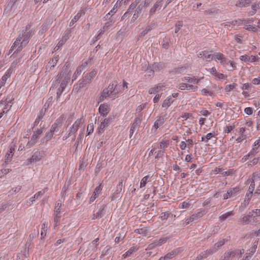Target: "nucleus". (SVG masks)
<instances>
[{
	"label": "nucleus",
	"instance_id": "1",
	"mask_svg": "<svg viewBox=\"0 0 260 260\" xmlns=\"http://www.w3.org/2000/svg\"><path fill=\"white\" fill-rule=\"evenodd\" d=\"M71 71L67 66L64 67L62 71L59 72L55 77L52 83L51 88H57V100L64 91L67 84L70 80Z\"/></svg>",
	"mask_w": 260,
	"mask_h": 260
},
{
	"label": "nucleus",
	"instance_id": "2",
	"mask_svg": "<svg viewBox=\"0 0 260 260\" xmlns=\"http://www.w3.org/2000/svg\"><path fill=\"white\" fill-rule=\"evenodd\" d=\"M122 88L121 85L118 84L116 81L113 82L104 89L98 99V103L102 102L108 97L115 99L119 93L122 92Z\"/></svg>",
	"mask_w": 260,
	"mask_h": 260
},
{
	"label": "nucleus",
	"instance_id": "3",
	"mask_svg": "<svg viewBox=\"0 0 260 260\" xmlns=\"http://www.w3.org/2000/svg\"><path fill=\"white\" fill-rule=\"evenodd\" d=\"M29 40V33L27 32L26 29L23 30L22 33L18 36L16 41L11 46L9 51L8 55L11 54L13 51H14V53L21 51L28 44Z\"/></svg>",
	"mask_w": 260,
	"mask_h": 260
},
{
	"label": "nucleus",
	"instance_id": "4",
	"mask_svg": "<svg viewBox=\"0 0 260 260\" xmlns=\"http://www.w3.org/2000/svg\"><path fill=\"white\" fill-rule=\"evenodd\" d=\"M96 74L97 71L94 70L85 75L82 79L79 81V89L83 88L86 85L89 84Z\"/></svg>",
	"mask_w": 260,
	"mask_h": 260
},
{
	"label": "nucleus",
	"instance_id": "5",
	"mask_svg": "<svg viewBox=\"0 0 260 260\" xmlns=\"http://www.w3.org/2000/svg\"><path fill=\"white\" fill-rule=\"evenodd\" d=\"M62 206L61 201L58 200L57 201L54 208V228H56L60 222L61 217L60 209Z\"/></svg>",
	"mask_w": 260,
	"mask_h": 260
},
{
	"label": "nucleus",
	"instance_id": "6",
	"mask_svg": "<svg viewBox=\"0 0 260 260\" xmlns=\"http://www.w3.org/2000/svg\"><path fill=\"white\" fill-rule=\"evenodd\" d=\"M167 115V114L166 113H162L156 117V120L151 129L152 132H156L157 129L164 124L166 119V117Z\"/></svg>",
	"mask_w": 260,
	"mask_h": 260
},
{
	"label": "nucleus",
	"instance_id": "7",
	"mask_svg": "<svg viewBox=\"0 0 260 260\" xmlns=\"http://www.w3.org/2000/svg\"><path fill=\"white\" fill-rule=\"evenodd\" d=\"M42 133L43 130L42 129H38L34 132L30 140L26 144L25 148L29 149L33 147L36 144Z\"/></svg>",
	"mask_w": 260,
	"mask_h": 260
},
{
	"label": "nucleus",
	"instance_id": "8",
	"mask_svg": "<svg viewBox=\"0 0 260 260\" xmlns=\"http://www.w3.org/2000/svg\"><path fill=\"white\" fill-rule=\"evenodd\" d=\"M43 157V153L41 151H36L34 152L31 157L28 159L25 162L26 165H36V163L40 161Z\"/></svg>",
	"mask_w": 260,
	"mask_h": 260
},
{
	"label": "nucleus",
	"instance_id": "9",
	"mask_svg": "<svg viewBox=\"0 0 260 260\" xmlns=\"http://www.w3.org/2000/svg\"><path fill=\"white\" fill-rule=\"evenodd\" d=\"M240 192V189L239 187L236 186L235 187H231L229 188L226 192L223 194V199L225 200L234 198L237 196Z\"/></svg>",
	"mask_w": 260,
	"mask_h": 260
},
{
	"label": "nucleus",
	"instance_id": "10",
	"mask_svg": "<svg viewBox=\"0 0 260 260\" xmlns=\"http://www.w3.org/2000/svg\"><path fill=\"white\" fill-rule=\"evenodd\" d=\"M255 221L253 214L252 212H249L247 215H245L243 218L240 220V224L242 225H246L253 223Z\"/></svg>",
	"mask_w": 260,
	"mask_h": 260
},
{
	"label": "nucleus",
	"instance_id": "11",
	"mask_svg": "<svg viewBox=\"0 0 260 260\" xmlns=\"http://www.w3.org/2000/svg\"><path fill=\"white\" fill-rule=\"evenodd\" d=\"M163 1L164 0L157 1L153 6L150 8L149 11V17L153 16L156 11L161 9L162 7Z\"/></svg>",
	"mask_w": 260,
	"mask_h": 260
},
{
	"label": "nucleus",
	"instance_id": "12",
	"mask_svg": "<svg viewBox=\"0 0 260 260\" xmlns=\"http://www.w3.org/2000/svg\"><path fill=\"white\" fill-rule=\"evenodd\" d=\"M83 122V120L82 118L78 119L74 122L72 127L70 128L69 133H70L71 135H74V137L73 138V140H74L76 138V136L75 135V133L77 132L79 126Z\"/></svg>",
	"mask_w": 260,
	"mask_h": 260
},
{
	"label": "nucleus",
	"instance_id": "13",
	"mask_svg": "<svg viewBox=\"0 0 260 260\" xmlns=\"http://www.w3.org/2000/svg\"><path fill=\"white\" fill-rule=\"evenodd\" d=\"M238 249L226 251L224 254L220 257L219 260H229L230 259L236 256L237 255H238Z\"/></svg>",
	"mask_w": 260,
	"mask_h": 260
},
{
	"label": "nucleus",
	"instance_id": "14",
	"mask_svg": "<svg viewBox=\"0 0 260 260\" xmlns=\"http://www.w3.org/2000/svg\"><path fill=\"white\" fill-rule=\"evenodd\" d=\"M206 214L205 211L202 209H198L196 212L192 214L188 220V223L189 222H192L194 220H197L199 218H201Z\"/></svg>",
	"mask_w": 260,
	"mask_h": 260
},
{
	"label": "nucleus",
	"instance_id": "15",
	"mask_svg": "<svg viewBox=\"0 0 260 260\" xmlns=\"http://www.w3.org/2000/svg\"><path fill=\"white\" fill-rule=\"evenodd\" d=\"M112 119L113 118L111 117H109L104 119L98 128L99 134H102L104 132L106 128L110 124Z\"/></svg>",
	"mask_w": 260,
	"mask_h": 260
},
{
	"label": "nucleus",
	"instance_id": "16",
	"mask_svg": "<svg viewBox=\"0 0 260 260\" xmlns=\"http://www.w3.org/2000/svg\"><path fill=\"white\" fill-rule=\"evenodd\" d=\"M240 59L242 61H244V62L248 63H251V62H256L258 59V57L256 55L249 56L248 55L245 54V55H241L240 57Z\"/></svg>",
	"mask_w": 260,
	"mask_h": 260
},
{
	"label": "nucleus",
	"instance_id": "17",
	"mask_svg": "<svg viewBox=\"0 0 260 260\" xmlns=\"http://www.w3.org/2000/svg\"><path fill=\"white\" fill-rule=\"evenodd\" d=\"M202 78H198L196 76H185L181 79L182 81H186L188 83L194 84H198Z\"/></svg>",
	"mask_w": 260,
	"mask_h": 260
},
{
	"label": "nucleus",
	"instance_id": "18",
	"mask_svg": "<svg viewBox=\"0 0 260 260\" xmlns=\"http://www.w3.org/2000/svg\"><path fill=\"white\" fill-rule=\"evenodd\" d=\"M213 59H216L220 61V63L223 65V66H225L226 64H229V60L228 59H226L224 55L223 54H222L221 53H220V52H217V53H215L214 55H213Z\"/></svg>",
	"mask_w": 260,
	"mask_h": 260
},
{
	"label": "nucleus",
	"instance_id": "19",
	"mask_svg": "<svg viewBox=\"0 0 260 260\" xmlns=\"http://www.w3.org/2000/svg\"><path fill=\"white\" fill-rule=\"evenodd\" d=\"M144 6H142V4H139L135 10V13L133 15L131 19L132 22H135L138 18L140 16L144 10Z\"/></svg>",
	"mask_w": 260,
	"mask_h": 260
},
{
	"label": "nucleus",
	"instance_id": "20",
	"mask_svg": "<svg viewBox=\"0 0 260 260\" xmlns=\"http://www.w3.org/2000/svg\"><path fill=\"white\" fill-rule=\"evenodd\" d=\"M214 253V251H212L211 249H208L206 251L200 252L193 260H202L207 257L209 255H210Z\"/></svg>",
	"mask_w": 260,
	"mask_h": 260
},
{
	"label": "nucleus",
	"instance_id": "21",
	"mask_svg": "<svg viewBox=\"0 0 260 260\" xmlns=\"http://www.w3.org/2000/svg\"><path fill=\"white\" fill-rule=\"evenodd\" d=\"M142 114L140 113L139 115V117H136L135 119L134 122H133L131 126V129L133 130L134 131H135L136 130L138 131L139 129L140 124L142 121Z\"/></svg>",
	"mask_w": 260,
	"mask_h": 260
},
{
	"label": "nucleus",
	"instance_id": "22",
	"mask_svg": "<svg viewBox=\"0 0 260 260\" xmlns=\"http://www.w3.org/2000/svg\"><path fill=\"white\" fill-rule=\"evenodd\" d=\"M198 57L203 58V59H206L207 61H211L213 59V55L209 54V52L206 50L201 52L198 54Z\"/></svg>",
	"mask_w": 260,
	"mask_h": 260
},
{
	"label": "nucleus",
	"instance_id": "23",
	"mask_svg": "<svg viewBox=\"0 0 260 260\" xmlns=\"http://www.w3.org/2000/svg\"><path fill=\"white\" fill-rule=\"evenodd\" d=\"M102 189V187L101 184L95 188L94 191L93 192V194L90 199V203L93 202L99 196L100 194L101 193Z\"/></svg>",
	"mask_w": 260,
	"mask_h": 260
},
{
	"label": "nucleus",
	"instance_id": "24",
	"mask_svg": "<svg viewBox=\"0 0 260 260\" xmlns=\"http://www.w3.org/2000/svg\"><path fill=\"white\" fill-rule=\"evenodd\" d=\"M99 111L101 116H106L110 111V108L107 105L102 104L99 108Z\"/></svg>",
	"mask_w": 260,
	"mask_h": 260
},
{
	"label": "nucleus",
	"instance_id": "25",
	"mask_svg": "<svg viewBox=\"0 0 260 260\" xmlns=\"http://www.w3.org/2000/svg\"><path fill=\"white\" fill-rule=\"evenodd\" d=\"M105 215V207L104 205L100 206L99 210L93 215L92 219H100Z\"/></svg>",
	"mask_w": 260,
	"mask_h": 260
},
{
	"label": "nucleus",
	"instance_id": "26",
	"mask_svg": "<svg viewBox=\"0 0 260 260\" xmlns=\"http://www.w3.org/2000/svg\"><path fill=\"white\" fill-rule=\"evenodd\" d=\"M14 151L15 148L13 147H11L8 151L7 152L5 159V162L6 164L9 163L11 161L14 154Z\"/></svg>",
	"mask_w": 260,
	"mask_h": 260
},
{
	"label": "nucleus",
	"instance_id": "27",
	"mask_svg": "<svg viewBox=\"0 0 260 260\" xmlns=\"http://www.w3.org/2000/svg\"><path fill=\"white\" fill-rule=\"evenodd\" d=\"M11 74L12 70L11 69H9L5 74V75L2 77L1 80H0V89L5 84L7 79L10 77Z\"/></svg>",
	"mask_w": 260,
	"mask_h": 260
},
{
	"label": "nucleus",
	"instance_id": "28",
	"mask_svg": "<svg viewBox=\"0 0 260 260\" xmlns=\"http://www.w3.org/2000/svg\"><path fill=\"white\" fill-rule=\"evenodd\" d=\"M257 152V147H253L251 150L247 155H245L242 159L245 161L248 159L254 157Z\"/></svg>",
	"mask_w": 260,
	"mask_h": 260
},
{
	"label": "nucleus",
	"instance_id": "29",
	"mask_svg": "<svg viewBox=\"0 0 260 260\" xmlns=\"http://www.w3.org/2000/svg\"><path fill=\"white\" fill-rule=\"evenodd\" d=\"M234 215H235V213H234V211H231L228 212L226 213H225L221 215L219 217V220L220 222H222V221L225 220L226 219H229L230 217L234 216Z\"/></svg>",
	"mask_w": 260,
	"mask_h": 260
},
{
	"label": "nucleus",
	"instance_id": "30",
	"mask_svg": "<svg viewBox=\"0 0 260 260\" xmlns=\"http://www.w3.org/2000/svg\"><path fill=\"white\" fill-rule=\"evenodd\" d=\"M257 179L259 180V176L258 174H257L256 175H254L252 178V181L248 190V191L250 194L252 193L255 188V181H257Z\"/></svg>",
	"mask_w": 260,
	"mask_h": 260
},
{
	"label": "nucleus",
	"instance_id": "31",
	"mask_svg": "<svg viewBox=\"0 0 260 260\" xmlns=\"http://www.w3.org/2000/svg\"><path fill=\"white\" fill-rule=\"evenodd\" d=\"M174 102V99H172V97L171 96H169L165 99L162 104V107L167 109L169 108L171 104Z\"/></svg>",
	"mask_w": 260,
	"mask_h": 260
},
{
	"label": "nucleus",
	"instance_id": "32",
	"mask_svg": "<svg viewBox=\"0 0 260 260\" xmlns=\"http://www.w3.org/2000/svg\"><path fill=\"white\" fill-rule=\"evenodd\" d=\"M251 3V0H239L236 3V6L238 7H248Z\"/></svg>",
	"mask_w": 260,
	"mask_h": 260
},
{
	"label": "nucleus",
	"instance_id": "33",
	"mask_svg": "<svg viewBox=\"0 0 260 260\" xmlns=\"http://www.w3.org/2000/svg\"><path fill=\"white\" fill-rule=\"evenodd\" d=\"M180 252V251L179 248L175 249L172 250L171 252L167 253L165 256H166L167 260H169L178 255Z\"/></svg>",
	"mask_w": 260,
	"mask_h": 260
},
{
	"label": "nucleus",
	"instance_id": "34",
	"mask_svg": "<svg viewBox=\"0 0 260 260\" xmlns=\"http://www.w3.org/2000/svg\"><path fill=\"white\" fill-rule=\"evenodd\" d=\"M225 243V240L222 239L219 240L218 242L216 243L214 245L211 247L210 249L212 251H214V253L216 252L219 249V248L222 245H223Z\"/></svg>",
	"mask_w": 260,
	"mask_h": 260
},
{
	"label": "nucleus",
	"instance_id": "35",
	"mask_svg": "<svg viewBox=\"0 0 260 260\" xmlns=\"http://www.w3.org/2000/svg\"><path fill=\"white\" fill-rule=\"evenodd\" d=\"M13 99H9L8 98L6 99L5 101H2V103L5 102L6 104L5 105L4 107H1V109L3 110H5V111L8 110V112L11 109L12 106L10 105L9 104L11 103Z\"/></svg>",
	"mask_w": 260,
	"mask_h": 260
},
{
	"label": "nucleus",
	"instance_id": "36",
	"mask_svg": "<svg viewBox=\"0 0 260 260\" xmlns=\"http://www.w3.org/2000/svg\"><path fill=\"white\" fill-rule=\"evenodd\" d=\"M54 134V133L50 131L47 132L44 138L41 140V143L46 142L51 140Z\"/></svg>",
	"mask_w": 260,
	"mask_h": 260
},
{
	"label": "nucleus",
	"instance_id": "37",
	"mask_svg": "<svg viewBox=\"0 0 260 260\" xmlns=\"http://www.w3.org/2000/svg\"><path fill=\"white\" fill-rule=\"evenodd\" d=\"M83 13L82 11L78 12L72 19L70 23V26H73L82 16Z\"/></svg>",
	"mask_w": 260,
	"mask_h": 260
},
{
	"label": "nucleus",
	"instance_id": "38",
	"mask_svg": "<svg viewBox=\"0 0 260 260\" xmlns=\"http://www.w3.org/2000/svg\"><path fill=\"white\" fill-rule=\"evenodd\" d=\"M259 8V4L254 3L251 5L252 10L249 12V14L250 16H253L254 15L256 11Z\"/></svg>",
	"mask_w": 260,
	"mask_h": 260
},
{
	"label": "nucleus",
	"instance_id": "39",
	"mask_svg": "<svg viewBox=\"0 0 260 260\" xmlns=\"http://www.w3.org/2000/svg\"><path fill=\"white\" fill-rule=\"evenodd\" d=\"M151 177L149 176V175H147L144 177L140 182V188H143L145 187L146 186V183L150 181Z\"/></svg>",
	"mask_w": 260,
	"mask_h": 260
},
{
	"label": "nucleus",
	"instance_id": "40",
	"mask_svg": "<svg viewBox=\"0 0 260 260\" xmlns=\"http://www.w3.org/2000/svg\"><path fill=\"white\" fill-rule=\"evenodd\" d=\"M58 61V56H55L53 57L51 60L48 62V66L50 67V69L53 68L57 64Z\"/></svg>",
	"mask_w": 260,
	"mask_h": 260
},
{
	"label": "nucleus",
	"instance_id": "41",
	"mask_svg": "<svg viewBox=\"0 0 260 260\" xmlns=\"http://www.w3.org/2000/svg\"><path fill=\"white\" fill-rule=\"evenodd\" d=\"M218 10L216 9L215 8H211L207 10H205L204 12V14L205 15H213L214 14L218 13Z\"/></svg>",
	"mask_w": 260,
	"mask_h": 260
},
{
	"label": "nucleus",
	"instance_id": "42",
	"mask_svg": "<svg viewBox=\"0 0 260 260\" xmlns=\"http://www.w3.org/2000/svg\"><path fill=\"white\" fill-rule=\"evenodd\" d=\"M66 119V117L64 115L60 116L55 121L54 123L57 125L58 127H60L62 125L63 121Z\"/></svg>",
	"mask_w": 260,
	"mask_h": 260
},
{
	"label": "nucleus",
	"instance_id": "43",
	"mask_svg": "<svg viewBox=\"0 0 260 260\" xmlns=\"http://www.w3.org/2000/svg\"><path fill=\"white\" fill-rule=\"evenodd\" d=\"M47 230V225L45 223H43L42 226V230H41V239H44L45 238V237L46 236V233H47L46 232Z\"/></svg>",
	"mask_w": 260,
	"mask_h": 260
},
{
	"label": "nucleus",
	"instance_id": "44",
	"mask_svg": "<svg viewBox=\"0 0 260 260\" xmlns=\"http://www.w3.org/2000/svg\"><path fill=\"white\" fill-rule=\"evenodd\" d=\"M137 249L134 247H131L127 251L123 254L122 256L123 258H125L129 256L133 253L136 251Z\"/></svg>",
	"mask_w": 260,
	"mask_h": 260
},
{
	"label": "nucleus",
	"instance_id": "45",
	"mask_svg": "<svg viewBox=\"0 0 260 260\" xmlns=\"http://www.w3.org/2000/svg\"><path fill=\"white\" fill-rule=\"evenodd\" d=\"M71 36V32L70 30H67L65 31L63 36L62 38V43L61 44H63L64 42L68 40Z\"/></svg>",
	"mask_w": 260,
	"mask_h": 260
},
{
	"label": "nucleus",
	"instance_id": "46",
	"mask_svg": "<svg viewBox=\"0 0 260 260\" xmlns=\"http://www.w3.org/2000/svg\"><path fill=\"white\" fill-rule=\"evenodd\" d=\"M206 141L205 143H207L208 140L212 139V138L214 139V141H215L217 138L215 137V133L214 132L212 133H209L206 135L205 136Z\"/></svg>",
	"mask_w": 260,
	"mask_h": 260
},
{
	"label": "nucleus",
	"instance_id": "47",
	"mask_svg": "<svg viewBox=\"0 0 260 260\" xmlns=\"http://www.w3.org/2000/svg\"><path fill=\"white\" fill-rule=\"evenodd\" d=\"M169 145V141L168 140H162L159 143L158 148L160 149L167 148Z\"/></svg>",
	"mask_w": 260,
	"mask_h": 260
},
{
	"label": "nucleus",
	"instance_id": "48",
	"mask_svg": "<svg viewBox=\"0 0 260 260\" xmlns=\"http://www.w3.org/2000/svg\"><path fill=\"white\" fill-rule=\"evenodd\" d=\"M114 23V20L111 19L104 24V25L103 27V28L106 31L111 27V26Z\"/></svg>",
	"mask_w": 260,
	"mask_h": 260
},
{
	"label": "nucleus",
	"instance_id": "49",
	"mask_svg": "<svg viewBox=\"0 0 260 260\" xmlns=\"http://www.w3.org/2000/svg\"><path fill=\"white\" fill-rule=\"evenodd\" d=\"M198 89V87L192 84H187L186 90L189 91L195 92Z\"/></svg>",
	"mask_w": 260,
	"mask_h": 260
},
{
	"label": "nucleus",
	"instance_id": "50",
	"mask_svg": "<svg viewBox=\"0 0 260 260\" xmlns=\"http://www.w3.org/2000/svg\"><path fill=\"white\" fill-rule=\"evenodd\" d=\"M44 191L42 192V191H40L36 193L33 197L30 198L29 200L31 202H33L35 201L36 199H38L39 198L41 197L44 193Z\"/></svg>",
	"mask_w": 260,
	"mask_h": 260
},
{
	"label": "nucleus",
	"instance_id": "51",
	"mask_svg": "<svg viewBox=\"0 0 260 260\" xmlns=\"http://www.w3.org/2000/svg\"><path fill=\"white\" fill-rule=\"evenodd\" d=\"M169 41H170V39L169 38H167V37H165L162 42H161V45H162V46L165 49H168L169 47Z\"/></svg>",
	"mask_w": 260,
	"mask_h": 260
},
{
	"label": "nucleus",
	"instance_id": "52",
	"mask_svg": "<svg viewBox=\"0 0 260 260\" xmlns=\"http://www.w3.org/2000/svg\"><path fill=\"white\" fill-rule=\"evenodd\" d=\"M16 0H11L10 2L8 3V4L7 6L6 9L5 10H7L8 11H10L12 10L13 7L15 5V4L16 3Z\"/></svg>",
	"mask_w": 260,
	"mask_h": 260
},
{
	"label": "nucleus",
	"instance_id": "53",
	"mask_svg": "<svg viewBox=\"0 0 260 260\" xmlns=\"http://www.w3.org/2000/svg\"><path fill=\"white\" fill-rule=\"evenodd\" d=\"M148 230L146 228H143L141 229H138L136 230V232L139 234H142L144 236H146L148 233Z\"/></svg>",
	"mask_w": 260,
	"mask_h": 260
},
{
	"label": "nucleus",
	"instance_id": "54",
	"mask_svg": "<svg viewBox=\"0 0 260 260\" xmlns=\"http://www.w3.org/2000/svg\"><path fill=\"white\" fill-rule=\"evenodd\" d=\"M168 239V237H165V238H160L159 240H158V241L156 240L155 241L157 243V246H160L161 245H162L163 244L166 243L167 242Z\"/></svg>",
	"mask_w": 260,
	"mask_h": 260
},
{
	"label": "nucleus",
	"instance_id": "55",
	"mask_svg": "<svg viewBox=\"0 0 260 260\" xmlns=\"http://www.w3.org/2000/svg\"><path fill=\"white\" fill-rule=\"evenodd\" d=\"M230 24L233 25L241 26L242 25V19H238L231 21Z\"/></svg>",
	"mask_w": 260,
	"mask_h": 260
},
{
	"label": "nucleus",
	"instance_id": "56",
	"mask_svg": "<svg viewBox=\"0 0 260 260\" xmlns=\"http://www.w3.org/2000/svg\"><path fill=\"white\" fill-rule=\"evenodd\" d=\"M140 0H136L133 2L129 6V10H134L137 7L138 4H139Z\"/></svg>",
	"mask_w": 260,
	"mask_h": 260
},
{
	"label": "nucleus",
	"instance_id": "57",
	"mask_svg": "<svg viewBox=\"0 0 260 260\" xmlns=\"http://www.w3.org/2000/svg\"><path fill=\"white\" fill-rule=\"evenodd\" d=\"M170 214L171 213L169 212H163L161 214L159 218L161 220H166L168 219Z\"/></svg>",
	"mask_w": 260,
	"mask_h": 260
},
{
	"label": "nucleus",
	"instance_id": "58",
	"mask_svg": "<svg viewBox=\"0 0 260 260\" xmlns=\"http://www.w3.org/2000/svg\"><path fill=\"white\" fill-rule=\"evenodd\" d=\"M94 130V125L93 123H90L88 125L87 128V135H90L93 133Z\"/></svg>",
	"mask_w": 260,
	"mask_h": 260
},
{
	"label": "nucleus",
	"instance_id": "59",
	"mask_svg": "<svg viewBox=\"0 0 260 260\" xmlns=\"http://www.w3.org/2000/svg\"><path fill=\"white\" fill-rule=\"evenodd\" d=\"M237 86L236 83H233L232 84H229L226 86L225 88V90L226 92H230L232 90H233L234 88L236 87Z\"/></svg>",
	"mask_w": 260,
	"mask_h": 260
},
{
	"label": "nucleus",
	"instance_id": "60",
	"mask_svg": "<svg viewBox=\"0 0 260 260\" xmlns=\"http://www.w3.org/2000/svg\"><path fill=\"white\" fill-rule=\"evenodd\" d=\"M257 244H258V241H255L253 243V245L252 247L249 250V251H250L249 254L251 255H252L255 252L256 249L257 248Z\"/></svg>",
	"mask_w": 260,
	"mask_h": 260
},
{
	"label": "nucleus",
	"instance_id": "61",
	"mask_svg": "<svg viewBox=\"0 0 260 260\" xmlns=\"http://www.w3.org/2000/svg\"><path fill=\"white\" fill-rule=\"evenodd\" d=\"M183 23L181 21H178L176 24H175V32L177 34L181 29V28L182 27Z\"/></svg>",
	"mask_w": 260,
	"mask_h": 260
},
{
	"label": "nucleus",
	"instance_id": "62",
	"mask_svg": "<svg viewBox=\"0 0 260 260\" xmlns=\"http://www.w3.org/2000/svg\"><path fill=\"white\" fill-rule=\"evenodd\" d=\"M202 93L206 96L209 95V96H212L213 95V91L208 90L206 88H204L201 90Z\"/></svg>",
	"mask_w": 260,
	"mask_h": 260
},
{
	"label": "nucleus",
	"instance_id": "63",
	"mask_svg": "<svg viewBox=\"0 0 260 260\" xmlns=\"http://www.w3.org/2000/svg\"><path fill=\"white\" fill-rule=\"evenodd\" d=\"M156 153V155L155 157V159H158L160 158H162L165 155V152L161 150H158Z\"/></svg>",
	"mask_w": 260,
	"mask_h": 260
},
{
	"label": "nucleus",
	"instance_id": "64",
	"mask_svg": "<svg viewBox=\"0 0 260 260\" xmlns=\"http://www.w3.org/2000/svg\"><path fill=\"white\" fill-rule=\"evenodd\" d=\"M158 247L157 243L155 241H153L152 243L148 245L147 248L146 249V250H151L155 247Z\"/></svg>",
	"mask_w": 260,
	"mask_h": 260
}]
</instances>
